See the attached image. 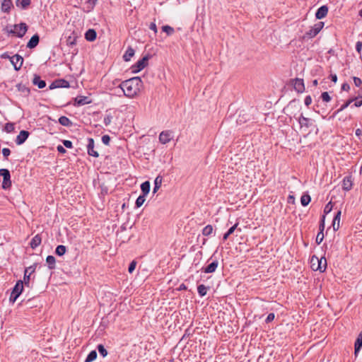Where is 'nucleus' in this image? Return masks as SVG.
<instances>
[{
    "label": "nucleus",
    "mask_w": 362,
    "mask_h": 362,
    "mask_svg": "<svg viewBox=\"0 0 362 362\" xmlns=\"http://www.w3.org/2000/svg\"><path fill=\"white\" fill-rule=\"evenodd\" d=\"M142 81L139 77H133L123 81L119 87L128 98H134L140 92Z\"/></svg>",
    "instance_id": "obj_1"
},
{
    "label": "nucleus",
    "mask_w": 362,
    "mask_h": 362,
    "mask_svg": "<svg viewBox=\"0 0 362 362\" xmlns=\"http://www.w3.org/2000/svg\"><path fill=\"white\" fill-rule=\"evenodd\" d=\"M24 283L22 280L17 281L16 285L12 289L9 297L10 303H14L20 295L23 293L24 289Z\"/></svg>",
    "instance_id": "obj_2"
},
{
    "label": "nucleus",
    "mask_w": 362,
    "mask_h": 362,
    "mask_svg": "<svg viewBox=\"0 0 362 362\" xmlns=\"http://www.w3.org/2000/svg\"><path fill=\"white\" fill-rule=\"evenodd\" d=\"M0 176L3 177L2 188L4 189H10L11 187V173L8 169H0Z\"/></svg>",
    "instance_id": "obj_3"
},
{
    "label": "nucleus",
    "mask_w": 362,
    "mask_h": 362,
    "mask_svg": "<svg viewBox=\"0 0 362 362\" xmlns=\"http://www.w3.org/2000/svg\"><path fill=\"white\" fill-rule=\"evenodd\" d=\"M36 267L37 263H35L33 265L25 268L24 271L23 280H22L25 286L30 287V281L31 279V275L35 272Z\"/></svg>",
    "instance_id": "obj_4"
},
{
    "label": "nucleus",
    "mask_w": 362,
    "mask_h": 362,
    "mask_svg": "<svg viewBox=\"0 0 362 362\" xmlns=\"http://www.w3.org/2000/svg\"><path fill=\"white\" fill-rule=\"evenodd\" d=\"M298 117L296 119L298 121V123L301 128L305 127L309 128L311 127H315V120L303 117V115H298Z\"/></svg>",
    "instance_id": "obj_5"
},
{
    "label": "nucleus",
    "mask_w": 362,
    "mask_h": 362,
    "mask_svg": "<svg viewBox=\"0 0 362 362\" xmlns=\"http://www.w3.org/2000/svg\"><path fill=\"white\" fill-rule=\"evenodd\" d=\"M148 61V57L145 56L141 59L139 60L134 65H133L131 68L132 73H138L143 69H144L147 64Z\"/></svg>",
    "instance_id": "obj_6"
},
{
    "label": "nucleus",
    "mask_w": 362,
    "mask_h": 362,
    "mask_svg": "<svg viewBox=\"0 0 362 362\" xmlns=\"http://www.w3.org/2000/svg\"><path fill=\"white\" fill-rule=\"evenodd\" d=\"M27 31V25L25 23H20L15 25L13 29L10 33L16 34L18 37H22Z\"/></svg>",
    "instance_id": "obj_7"
},
{
    "label": "nucleus",
    "mask_w": 362,
    "mask_h": 362,
    "mask_svg": "<svg viewBox=\"0 0 362 362\" xmlns=\"http://www.w3.org/2000/svg\"><path fill=\"white\" fill-rule=\"evenodd\" d=\"M323 26L324 23L322 22H318L317 23L315 24L314 26L312 27L308 32L306 33V35L310 38L314 37L320 33Z\"/></svg>",
    "instance_id": "obj_8"
},
{
    "label": "nucleus",
    "mask_w": 362,
    "mask_h": 362,
    "mask_svg": "<svg viewBox=\"0 0 362 362\" xmlns=\"http://www.w3.org/2000/svg\"><path fill=\"white\" fill-rule=\"evenodd\" d=\"M10 61L13 65L14 69L18 71L21 68L23 65V58L19 54H15L10 57Z\"/></svg>",
    "instance_id": "obj_9"
},
{
    "label": "nucleus",
    "mask_w": 362,
    "mask_h": 362,
    "mask_svg": "<svg viewBox=\"0 0 362 362\" xmlns=\"http://www.w3.org/2000/svg\"><path fill=\"white\" fill-rule=\"evenodd\" d=\"M172 133L170 130H165L160 132L159 135V141L162 144H166L172 139Z\"/></svg>",
    "instance_id": "obj_10"
},
{
    "label": "nucleus",
    "mask_w": 362,
    "mask_h": 362,
    "mask_svg": "<svg viewBox=\"0 0 362 362\" xmlns=\"http://www.w3.org/2000/svg\"><path fill=\"white\" fill-rule=\"evenodd\" d=\"M353 187V178L351 175L345 176L342 180V189L344 191H349Z\"/></svg>",
    "instance_id": "obj_11"
},
{
    "label": "nucleus",
    "mask_w": 362,
    "mask_h": 362,
    "mask_svg": "<svg viewBox=\"0 0 362 362\" xmlns=\"http://www.w3.org/2000/svg\"><path fill=\"white\" fill-rule=\"evenodd\" d=\"M30 132L26 130H21L19 134L16 136L15 142L17 145L23 144L28 138Z\"/></svg>",
    "instance_id": "obj_12"
},
{
    "label": "nucleus",
    "mask_w": 362,
    "mask_h": 362,
    "mask_svg": "<svg viewBox=\"0 0 362 362\" xmlns=\"http://www.w3.org/2000/svg\"><path fill=\"white\" fill-rule=\"evenodd\" d=\"M88 154L90 156L98 158L99 156V153L98 151L94 150V140L93 138L88 139Z\"/></svg>",
    "instance_id": "obj_13"
},
{
    "label": "nucleus",
    "mask_w": 362,
    "mask_h": 362,
    "mask_svg": "<svg viewBox=\"0 0 362 362\" xmlns=\"http://www.w3.org/2000/svg\"><path fill=\"white\" fill-rule=\"evenodd\" d=\"M349 105H352L353 106L355 107H360L362 105V99L356 98L354 100H351L346 102L338 110V112L343 110L346 107L349 106Z\"/></svg>",
    "instance_id": "obj_14"
},
{
    "label": "nucleus",
    "mask_w": 362,
    "mask_h": 362,
    "mask_svg": "<svg viewBox=\"0 0 362 362\" xmlns=\"http://www.w3.org/2000/svg\"><path fill=\"white\" fill-rule=\"evenodd\" d=\"M218 265V262L217 260H214L212 262L209 264L206 267H202V270L204 273H213L216 271Z\"/></svg>",
    "instance_id": "obj_15"
},
{
    "label": "nucleus",
    "mask_w": 362,
    "mask_h": 362,
    "mask_svg": "<svg viewBox=\"0 0 362 362\" xmlns=\"http://www.w3.org/2000/svg\"><path fill=\"white\" fill-rule=\"evenodd\" d=\"M293 87L298 93H303L305 90L303 80L301 78H296L293 82Z\"/></svg>",
    "instance_id": "obj_16"
},
{
    "label": "nucleus",
    "mask_w": 362,
    "mask_h": 362,
    "mask_svg": "<svg viewBox=\"0 0 362 362\" xmlns=\"http://www.w3.org/2000/svg\"><path fill=\"white\" fill-rule=\"evenodd\" d=\"M315 261L317 263V265L315 268V271L319 270L320 272H323L325 271L327 268V260L325 258H321L319 259L317 257H315Z\"/></svg>",
    "instance_id": "obj_17"
},
{
    "label": "nucleus",
    "mask_w": 362,
    "mask_h": 362,
    "mask_svg": "<svg viewBox=\"0 0 362 362\" xmlns=\"http://www.w3.org/2000/svg\"><path fill=\"white\" fill-rule=\"evenodd\" d=\"M362 348V331L358 335V337L354 344V355L356 357L358 352Z\"/></svg>",
    "instance_id": "obj_18"
},
{
    "label": "nucleus",
    "mask_w": 362,
    "mask_h": 362,
    "mask_svg": "<svg viewBox=\"0 0 362 362\" xmlns=\"http://www.w3.org/2000/svg\"><path fill=\"white\" fill-rule=\"evenodd\" d=\"M69 86V83L68 81L65 80H59L54 81L49 86L50 89H53L55 88H67Z\"/></svg>",
    "instance_id": "obj_19"
},
{
    "label": "nucleus",
    "mask_w": 362,
    "mask_h": 362,
    "mask_svg": "<svg viewBox=\"0 0 362 362\" xmlns=\"http://www.w3.org/2000/svg\"><path fill=\"white\" fill-rule=\"evenodd\" d=\"M327 12H328V8L327 6H322L321 7H320L316 13H315V16L317 19H322L323 18H325L327 14Z\"/></svg>",
    "instance_id": "obj_20"
},
{
    "label": "nucleus",
    "mask_w": 362,
    "mask_h": 362,
    "mask_svg": "<svg viewBox=\"0 0 362 362\" xmlns=\"http://www.w3.org/2000/svg\"><path fill=\"white\" fill-rule=\"evenodd\" d=\"M42 243V238L40 234L35 235L31 240L30 243V246L32 249H35L38 247Z\"/></svg>",
    "instance_id": "obj_21"
},
{
    "label": "nucleus",
    "mask_w": 362,
    "mask_h": 362,
    "mask_svg": "<svg viewBox=\"0 0 362 362\" xmlns=\"http://www.w3.org/2000/svg\"><path fill=\"white\" fill-rule=\"evenodd\" d=\"M39 40V36L37 35H34L28 42L27 47L30 49L35 48L38 45Z\"/></svg>",
    "instance_id": "obj_22"
},
{
    "label": "nucleus",
    "mask_w": 362,
    "mask_h": 362,
    "mask_svg": "<svg viewBox=\"0 0 362 362\" xmlns=\"http://www.w3.org/2000/svg\"><path fill=\"white\" fill-rule=\"evenodd\" d=\"M33 83L37 86L39 88H43L46 86L45 81L42 80L37 75H35L33 79Z\"/></svg>",
    "instance_id": "obj_23"
},
{
    "label": "nucleus",
    "mask_w": 362,
    "mask_h": 362,
    "mask_svg": "<svg viewBox=\"0 0 362 362\" xmlns=\"http://www.w3.org/2000/svg\"><path fill=\"white\" fill-rule=\"evenodd\" d=\"M97 36L96 32L93 29H89L85 34V37L88 41L93 42L95 40Z\"/></svg>",
    "instance_id": "obj_24"
},
{
    "label": "nucleus",
    "mask_w": 362,
    "mask_h": 362,
    "mask_svg": "<svg viewBox=\"0 0 362 362\" xmlns=\"http://www.w3.org/2000/svg\"><path fill=\"white\" fill-rule=\"evenodd\" d=\"M340 216L341 211H338L337 213L335 214L332 222L333 229L335 231L339 228Z\"/></svg>",
    "instance_id": "obj_25"
},
{
    "label": "nucleus",
    "mask_w": 362,
    "mask_h": 362,
    "mask_svg": "<svg viewBox=\"0 0 362 362\" xmlns=\"http://www.w3.org/2000/svg\"><path fill=\"white\" fill-rule=\"evenodd\" d=\"M46 262L49 269H55L56 259L52 255H48L46 258Z\"/></svg>",
    "instance_id": "obj_26"
},
{
    "label": "nucleus",
    "mask_w": 362,
    "mask_h": 362,
    "mask_svg": "<svg viewBox=\"0 0 362 362\" xmlns=\"http://www.w3.org/2000/svg\"><path fill=\"white\" fill-rule=\"evenodd\" d=\"M12 6L11 0H1V10L4 12H8Z\"/></svg>",
    "instance_id": "obj_27"
},
{
    "label": "nucleus",
    "mask_w": 362,
    "mask_h": 362,
    "mask_svg": "<svg viewBox=\"0 0 362 362\" xmlns=\"http://www.w3.org/2000/svg\"><path fill=\"white\" fill-rule=\"evenodd\" d=\"M311 202V197L308 193H304L300 197V203L303 206H308Z\"/></svg>",
    "instance_id": "obj_28"
},
{
    "label": "nucleus",
    "mask_w": 362,
    "mask_h": 362,
    "mask_svg": "<svg viewBox=\"0 0 362 362\" xmlns=\"http://www.w3.org/2000/svg\"><path fill=\"white\" fill-rule=\"evenodd\" d=\"M151 185L149 181H145L141 185L142 194L146 196L150 192Z\"/></svg>",
    "instance_id": "obj_29"
},
{
    "label": "nucleus",
    "mask_w": 362,
    "mask_h": 362,
    "mask_svg": "<svg viewBox=\"0 0 362 362\" xmlns=\"http://www.w3.org/2000/svg\"><path fill=\"white\" fill-rule=\"evenodd\" d=\"M59 122L60 124H62V126H64V127H71L72 126V122L71 121L66 117L65 116H62L59 118L58 119Z\"/></svg>",
    "instance_id": "obj_30"
},
{
    "label": "nucleus",
    "mask_w": 362,
    "mask_h": 362,
    "mask_svg": "<svg viewBox=\"0 0 362 362\" xmlns=\"http://www.w3.org/2000/svg\"><path fill=\"white\" fill-rule=\"evenodd\" d=\"M134 55V49L129 47L127 48L125 54L123 56L124 60L126 62H129L131 58Z\"/></svg>",
    "instance_id": "obj_31"
},
{
    "label": "nucleus",
    "mask_w": 362,
    "mask_h": 362,
    "mask_svg": "<svg viewBox=\"0 0 362 362\" xmlns=\"http://www.w3.org/2000/svg\"><path fill=\"white\" fill-rule=\"evenodd\" d=\"M162 181H163L162 176L158 175L156 177V179L154 180V187H153V193H156L157 192V190L160 187Z\"/></svg>",
    "instance_id": "obj_32"
},
{
    "label": "nucleus",
    "mask_w": 362,
    "mask_h": 362,
    "mask_svg": "<svg viewBox=\"0 0 362 362\" xmlns=\"http://www.w3.org/2000/svg\"><path fill=\"white\" fill-rule=\"evenodd\" d=\"M209 289V287H206L204 284H200L197 286V291L200 296L203 297L206 295L207 291Z\"/></svg>",
    "instance_id": "obj_33"
},
{
    "label": "nucleus",
    "mask_w": 362,
    "mask_h": 362,
    "mask_svg": "<svg viewBox=\"0 0 362 362\" xmlns=\"http://www.w3.org/2000/svg\"><path fill=\"white\" fill-rule=\"evenodd\" d=\"M214 228L211 225L209 224L202 229V235L204 236H209L213 233Z\"/></svg>",
    "instance_id": "obj_34"
},
{
    "label": "nucleus",
    "mask_w": 362,
    "mask_h": 362,
    "mask_svg": "<svg viewBox=\"0 0 362 362\" xmlns=\"http://www.w3.org/2000/svg\"><path fill=\"white\" fill-rule=\"evenodd\" d=\"M66 252V247L64 245H59L55 249V254L58 256L64 255Z\"/></svg>",
    "instance_id": "obj_35"
},
{
    "label": "nucleus",
    "mask_w": 362,
    "mask_h": 362,
    "mask_svg": "<svg viewBox=\"0 0 362 362\" xmlns=\"http://www.w3.org/2000/svg\"><path fill=\"white\" fill-rule=\"evenodd\" d=\"M97 352L95 350L91 351L87 356L85 362H93L97 358Z\"/></svg>",
    "instance_id": "obj_36"
},
{
    "label": "nucleus",
    "mask_w": 362,
    "mask_h": 362,
    "mask_svg": "<svg viewBox=\"0 0 362 362\" xmlns=\"http://www.w3.org/2000/svg\"><path fill=\"white\" fill-rule=\"evenodd\" d=\"M145 200H146L145 195L141 194V195L139 196V197L136 200L135 206L136 208L141 207L143 205V204L144 203Z\"/></svg>",
    "instance_id": "obj_37"
},
{
    "label": "nucleus",
    "mask_w": 362,
    "mask_h": 362,
    "mask_svg": "<svg viewBox=\"0 0 362 362\" xmlns=\"http://www.w3.org/2000/svg\"><path fill=\"white\" fill-rule=\"evenodd\" d=\"M30 0H17L16 5L17 6H21L23 8H25L30 4Z\"/></svg>",
    "instance_id": "obj_38"
},
{
    "label": "nucleus",
    "mask_w": 362,
    "mask_h": 362,
    "mask_svg": "<svg viewBox=\"0 0 362 362\" xmlns=\"http://www.w3.org/2000/svg\"><path fill=\"white\" fill-rule=\"evenodd\" d=\"M99 354L105 357L107 355V351L103 344H99L97 346Z\"/></svg>",
    "instance_id": "obj_39"
},
{
    "label": "nucleus",
    "mask_w": 362,
    "mask_h": 362,
    "mask_svg": "<svg viewBox=\"0 0 362 362\" xmlns=\"http://www.w3.org/2000/svg\"><path fill=\"white\" fill-rule=\"evenodd\" d=\"M163 32L166 33L168 35H171L174 33V28L170 25H164L162 27Z\"/></svg>",
    "instance_id": "obj_40"
},
{
    "label": "nucleus",
    "mask_w": 362,
    "mask_h": 362,
    "mask_svg": "<svg viewBox=\"0 0 362 362\" xmlns=\"http://www.w3.org/2000/svg\"><path fill=\"white\" fill-rule=\"evenodd\" d=\"M76 103L78 105H84L86 103H88V98L87 97H78L76 98Z\"/></svg>",
    "instance_id": "obj_41"
},
{
    "label": "nucleus",
    "mask_w": 362,
    "mask_h": 362,
    "mask_svg": "<svg viewBox=\"0 0 362 362\" xmlns=\"http://www.w3.org/2000/svg\"><path fill=\"white\" fill-rule=\"evenodd\" d=\"M14 123L13 122H8L6 124L5 127H4V130L8 132V133H11L12 132L14 131Z\"/></svg>",
    "instance_id": "obj_42"
},
{
    "label": "nucleus",
    "mask_w": 362,
    "mask_h": 362,
    "mask_svg": "<svg viewBox=\"0 0 362 362\" xmlns=\"http://www.w3.org/2000/svg\"><path fill=\"white\" fill-rule=\"evenodd\" d=\"M332 208H333V204L332 202H328L325 206V209H324V215L325 216L326 214H329L332 210Z\"/></svg>",
    "instance_id": "obj_43"
},
{
    "label": "nucleus",
    "mask_w": 362,
    "mask_h": 362,
    "mask_svg": "<svg viewBox=\"0 0 362 362\" xmlns=\"http://www.w3.org/2000/svg\"><path fill=\"white\" fill-rule=\"evenodd\" d=\"M33 300H34V298H29L27 300H23L22 302L24 303L25 305H27L28 308H32L33 307L37 306L33 303Z\"/></svg>",
    "instance_id": "obj_44"
},
{
    "label": "nucleus",
    "mask_w": 362,
    "mask_h": 362,
    "mask_svg": "<svg viewBox=\"0 0 362 362\" xmlns=\"http://www.w3.org/2000/svg\"><path fill=\"white\" fill-rule=\"evenodd\" d=\"M325 215H322V216L321 217V219H320V225H319V232H322L323 233L324 231V229H325Z\"/></svg>",
    "instance_id": "obj_45"
},
{
    "label": "nucleus",
    "mask_w": 362,
    "mask_h": 362,
    "mask_svg": "<svg viewBox=\"0 0 362 362\" xmlns=\"http://www.w3.org/2000/svg\"><path fill=\"white\" fill-rule=\"evenodd\" d=\"M110 140H111L110 136L107 134L103 135L102 136V141L106 146L110 145Z\"/></svg>",
    "instance_id": "obj_46"
},
{
    "label": "nucleus",
    "mask_w": 362,
    "mask_h": 362,
    "mask_svg": "<svg viewBox=\"0 0 362 362\" xmlns=\"http://www.w3.org/2000/svg\"><path fill=\"white\" fill-rule=\"evenodd\" d=\"M2 154L5 160H8V157L11 154V150L8 148H4L2 149Z\"/></svg>",
    "instance_id": "obj_47"
},
{
    "label": "nucleus",
    "mask_w": 362,
    "mask_h": 362,
    "mask_svg": "<svg viewBox=\"0 0 362 362\" xmlns=\"http://www.w3.org/2000/svg\"><path fill=\"white\" fill-rule=\"evenodd\" d=\"M324 239V234L322 232H318L317 237H316V243L317 245H320Z\"/></svg>",
    "instance_id": "obj_48"
},
{
    "label": "nucleus",
    "mask_w": 362,
    "mask_h": 362,
    "mask_svg": "<svg viewBox=\"0 0 362 362\" xmlns=\"http://www.w3.org/2000/svg\"><path fill=\"white\" fill-rule=\"evenodd\" d=\"M136 262L133 260L129 265V267H128V272L132 274L135 268H136Z\"/></svg>",
    "instance_id": "obj_49"
},
{
    "label": "nucleus",
    "mask_w": 362,
    "mask_h": 362,
    "mask_svg": "<svg viewBox=\"0 0 362 362\" xmlns=\"http://www.w3.org/2000/svg\"><path fill=\"white\" fill-rule=\"evenodd\" d=\"M321 98L323 101L329 102L331 100V98L327 92H324L321 95Z\"/></svg>",
    "instance_id": "obj_50"
},
{
    "label": "nucleus",
    "mask_w": 362,
    "mask_h": 362,
    "mask_svg": "<svg viewBox=\"0 0 362 362\" xmlns=\"http://www.w3.org/2000/svg\"><path fill=\"white\" fill-rule=\"evenodd\" d=\"M274 317H275L274 313H269L265 320V322L269 323V322H272L274 320Z\"/></svg>",
    "instance_id": "obj_51"
},
{
    "label": "nucleus",
    "mask_w": 362,
    "mask_h": 362,
    "mask_svg": "<svg viewBox=\"0 0 362 362\" xmlns=\"http://www.w3.org/2000/svg\"><path fill=\"white\" fill-rule=\"evenodd\" d=\"M62 143H63L64 146L67 148H73L72 142L69 140H63Z\"/></svg>",
    "instance_id": "obj_52"
},
{
    "label": "nucleus",
    "mask_w": 362,
    "mask_h": 362,
    "mask_svg": "<svg viewBox=\"0 0 362 362\" xmlns=\"http://www.w3.org/2000/svg\"><path fill=\"white\" fill-rule=\"evenodd\" d=\"M245 115H239L238 118L237 119V123L239 124H241L243 123H245L246 122V119L245 118Z\"/></svg>",
    "instance_id": "obj_53"
},
{
    "label": "nucleus",
    "mask_w": 362,
    "mask_h": 362,
    "mask_svg": "<svg viewBox=\"0 0 362 362\" xmlns=\"http://www.w3.org/2000/svg\"><path fill=\"white\" fill-rule=\"evenodd\" d=\"M238 223H236L235 224H234L233 226H231L227 232H228V233L230 235L233 234L234 233V231L237 229L238 226Z\"/></svg>",
    "instance_id": "obj_54"
},
{
    "label": "nucleus",
    "mask_w": 362,
    "mask_h": 362,
    "mask_svg": "<svg viewBox=\"0 0 362 362\" xmlns=\"http://www.w3.org/2000/svg\"><path fill=\"white\" fill-rule=\"evenodd\" d=\"M354 82L357 87L361 86V85L362 84L361 79L358 77H354Z\"/></svg>",
    "instance_id": "obj_55"
},
{
    "label": "nucleus",
    "mask_w": 362,
    "mask_h": 362,
    "mask_svg": "<svg viewBox=\"0 0 362 362\" xmlns=\"http://www.w3.org/2000/svg\"><path fill=\"white\" fill-rule=\"evenodd\" d=\"M57 149L59 153L64 154L66 153V150L61 145L57 146Z\"/></svg>",
    "instance_id": "obj_56"
},
{
    "label": "nucleus",
    "mask_w": 362,
    "mask_h": 362,
    "mask_svg": "<svg viewBox=\"0 0 362 362\" xmlns=\"http://www.w3.org/2000/svg\"><path fill=\"white\" fill-rule=\"evenodd\" d=\"M356 49L358 53H360L361 52V49H362V42H361L358 41L356 42Z\"/></svg>",
    "instance_id": "obj_57"
},
{
    "label": "nucleus",
    "mask_w": 362,
    "mask_h": 362,
    "mask_svg": "<svg viewBox=\"0 0 362 362\" xmlns=\"http://www.w3.org/2000/svg\"><path fill=\"white\" fill-rule=\"evenodd\" d=\"M287 202L288 204H293L295 203V197L293 195H288L287 198Z\"/></svg>",
    "instance_id": "obj_58"
},
{
    "label": "nucleus",
    "mask_w": 362,
    "mask_h": 362,
    "mask_svg": "<svg viewBox=\"0 0 362 362\" xmlns=\"http://www.w3.org/2000/svg\"><path fill=\"white\" fill-rule=\"evenodd\" d=\"M304 102H305V105H307V106H308L309 105H310V104H311V103H312V98H311V97H310V96H309V95H308V96H307V97L305 98V101H304Z\"/></svg>",
    "instance_id": "obj_59"
},
{
    "label": "nucleus",
    "mask_w": 362,
    "mask_h": 362,
    "mask_svg": "<svg viewBox=\"0 0 362 362\" xmlns=\"http://www.w3.org/2000/svg\"><path fill=\"white\" fill-rule=\"evenodd\" d=\"M149 28H150L151 30H153L155 33H157V31H158V30H157V28H156V23H151L150 24V25H149Z\"/></svg>",
    "instance_id": "obj_60"
},
{
    "label": "nucleus",
    "mask_w": 362,
    "mask_h": 362,
    "mask_svg": "<svg viewBox=\"0 0 362 362\" xmlns=\"http://www.w3.org/2000/svg\"><path fill=\"white\" fill-rule=\"evenodd\" d=\"M110 122H111V118H110V116H107V117H105V119H104V123H105V124L106 126L109 125V124H110Z\"/></svg>",
    "instance_id": "obj_61"
},
{
    "label": "nucleus",
    "mask_w": 362,
    "mask_h": 362,
    "mask_svg": "<svg viewBox=\"0 0 362 362\" xmlns=\"http://www.w3.org/2000/svg\"><path fill=\"white\" fill-rule=\"evenodd\" d=\"M187 289V286L185 284H181L177 288L178 291H185Z\"/></svg>",
    "instance_id": "obj_62"
},
{
    "label": "nucleus",
    "mask_w": 362,
    "mask_h": 362,
    "mask_svg": "<svg viewBox=\"0 0 362 362\" xmlns=\"http://www.w3.org/2000/svg\"><path fill=\"white\" fill-rule=\"evenodd\" d=\"M356 135L360 139L361 136H362V131H361V129H357L356 130Z\"/></svg>",
    "instance_id": "obj_63"
},
{
    "label": "nucleus",
    "mask_w": 362,
    "mask_h": 362,
    "mask_svg": "<svg viewBox=\"0 0 362 362\" xmlns=\"http://www.w3.org/2000/svg\"><path fill=\"white\" fill-rule=\"evenodd\" d=\"M349 85L347 83H344L341 86V89L344 90H348L349 89Z\"/></svg>",
    "instance_id": "obj_64"
}]
</instances>
